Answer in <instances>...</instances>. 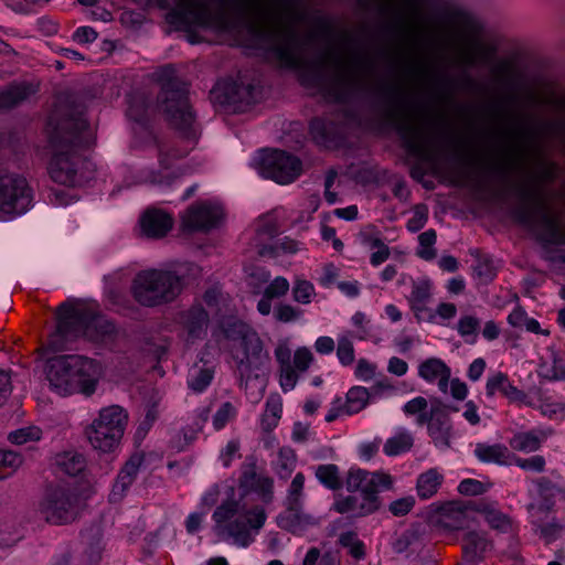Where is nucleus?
<instances>
[{
  "label": "nucleus",
  "mask_w": 565,
  "mask_h": 565,
  "mask_svg": "<svg viewBox=\"0 0 565 565\" xmlns=\"http://www.w3.org/2000/svg\"><path fill=\"white\" fill-rule=\"evenodd\" d=\"M418 425H427L428 435L436 447L446 449L450 446L451 424L448 407L436 401L431 404L429 414L417 417Z\"/></svg>",
  "instance_id": "14"
},
{
  "label": "nucleus",
  "mask_w": 565,
  "mask_h": 565,
  "mask_svg": "<svg viewBox=\"0 0 565 565\" xmlns=\"http://www.w3.org/2000/svg\"><path fill=\"white\" fill-rule=\"evenodd\" d=\"M266 520L267 512L263 505L226 500L212 514V531L222 541L247 547L255 541Z\"/></svg>",
  "instance_id": "4"
},
{
  "label": "nucleus",
  "mask_w": 565,
  "mask_h": 565,
  "mask_svg": "<svg viewBox=\"0 0 565 565\" xmlns=\"http://www.w3.org/2000/svg\"><path fill=\"white\" fill-rule=\"evenodd\" d=\"M128 423V414L119 405L103 407L85 430L90 446L100 452H113L119 446Z\"/></svg>",
  "instance_id": "6"
},
{
  "label": "nucleus",
  "mask_w": 565,
  "mask_h": 565,
  "mask_svg": "<svg viewBox=\"0 0 565 565\" xmlns=\"http://www.w3.org/2000/svg\"><path fill=\"white\" fill-rule=\"evenodd\" d=\"M512 465H515L525 471L543 472L545 470L546 461L541 455H534L530 458H521L513 455Z\"/></svg>",
  "instance_id": "53"
},
{
  "label": "nucleus",
  "mask_w": 565,
  "mask_h": 565,
  "mask_svg": "<svg viewBox=\"0 0 565 565\" xmlns=\"http://www.w3.org/2000/svg\"><path fill=\"white\" fill-rule=\"evenodd\" d=\"M381 507V500L367 498L364 493L360 495H340L333 502L332 509L340 514H348L353 518H363L376 512Z\"/></svg>",
  "instance_id": "17"
},
{
  "label": "nucleus",
  "mask_w": 565,
  "mask_h": 565,
  "mask_svg": "<svg viewBox=\"0 0 565 565\" xmlns=\"http://www.w3.org/2000/svg\"><path fill=\"white\" fill-rule=\"evenodd\" d=\"M504 397L510 403L513 404L525 405L529 407L535 406V402L532 398H530L525 392L518 388L513 383H511V385L509 386L507 393L504 394Z\"/></svg>",
  "instance_id": "60"
},
{
  "label": "nucleus",
  "mask_w": 565,
  "mask_h": 565,
  "mask_svg": "<svg viewBox=\"0 0 565 565\" xmlns=\"http://www.w3.org/2000/svg\"><path fill=\"white\" fill-rule=\"evenodd\" d=\"M414 445L413 433L404 427H398L383 445V452L387 457H396L412 449Z\"/></svg>",
  "instance_id": "28"
},
{
  "label": "nucleus",
  "mask_w": 565,
  "mask_h": 565,
  "mask_svg": "<svg viewBox=\"0 0 565 565\" xmlns=\"http://www.w3.org/2000/svg\"><path fill=\"white\" fill-rule=\"evenodd\" d=\"M437 239L436 232L428 230L418 236V247L416 255L424 260H431L436 257V249L434 247Z\"/></svg>",
  "instance_id": "46"
},
{
  "label": "nucleus",
  "mask_w": 565,
  "mask_h": 565,
  "mask_svg": "<svg viewBox=\"0 0 565 565\" xmlns=\"http://www.w3.org/2000/svg\"><path fill=\"white\" fill-rule=\"evenodd\" d=\"M371 398L370 391L363 386H353L345 397V409L348 415H353L366 407Z\"/></svg>",
  "instance_id": "34"
},
{
  "label": "nucleus",
  "mask_w": 565,
  "mask_h": 565,
  "mask_svg": "<svg viewBox=\"0 0 565 565\" xmlns=\"http://www.w3.org/2000/svg\"><path fill=\"white\" fill-rule=\"evenodd\" d=\"M425 319L431 323L446 324L457 315V307L451 302H440L434 312H427Z\"/></svg>",
  "instance_id": "48"
},
{
  "label": "nucleus",
  "mask_w": 565,
  "mask_h": 565,
  "mask_svg": "<svg viewBox=\"0 0 565 565\" xmlns=\"http://www.w3.org/2000/svg\"><path fill=\"white\" fill-rule=\"evenodd\" d=\"M61 130L55 128L49 132V147L52 152L47 168L49 174L54 182L73 188L79 183L81 163L73 143L88 145L93 140L94 131L87 120L82 117L66 120Z\"/></svg>",
  "instance_id": "2"
},
{
  "label": "nucleus",
  "mask_w": 565,
  "mask_h": 565,
  "mask_svg": "<svg viewBox=\"0 0 565 565\" xmlns=\"http://www.w3.org/2000/svg\"><path fill=\"white\" fill-rule=\"evenodd\" d=\"M490 54V47L477 38L469 39L461 47L460 60L462 64L472 65L480 60H486Z\"/></svg>",
  "instance_id": "33"
},
{
  "label": "nucleus",
  "mask_w": 565,
  "mask_h": 565,
  "mask_svg": "<svg viewBox=\"0 0 565 565\" xmlns=\"http://www.w3.org/2000/svg\"><path fill=\"white\" fill-rule=\"evenodd\" d=\"M508 323L513 328L525 329L529 332L542 333L547 335L548 331H543L537 320L530 318L525 310L515 307L508 316Z\"/></svg>",
  "instance_id": "36"
},
{
  "label": "nucleus",
  "mask_w": 565,
  "mask_h": 565,
  "mask_svg": "<svg viewBox=\"0 0 565 565\" xmlns=\"http://www.w3.org/2000/svg\"><path fill=\"white\" fill-rule=\"evenodd\" d=\"M376 372V365L366 359H360L355 366V376L364 382L371 381Z\"/></svg>",
  "instance_id": "62"
},
{
  "label": "nucleus",
  "mask_w": 565,
  "mask_h": 565,
  "mask_svg": "<svg viewBox=\"0 0 565 565\" xmlns=\"http://www.w3.org/2000/svg\"><path fill=\"white\" fill-rule=\"evenodd\" d=\"M484 521L494 530L508 532L511 530V519L493 507H484L480 510Z\"/></svg>",
  "instance_id": "42"
},
{
  "label": "nucleus",
  "mask_w": 565,
  "mask_h": 565,
  "mask_svg": "<svg viewBox=\"0 0 565 565\" xmlns=\"http://www.w3.org/2000/svg\"><path fill=\"white\" fill-rule=\"evenodd\" d=\"M277 525L292 534H302L309 527L320 524V519L307 513L303 505H286V509L276 516Z\"/></svg>",
  "instance_id": "18"
},
{
  "label": "nucleus",
  "mask_w": 565,
  "mask_h": 565,
  "mask_svg": "<svg viewBox=\"0 0 565 565\" xmlns=\"http://www.w3.org/2000/svg\"><path fill=\"white\" fill-rule=\"evenodd\" d=\"M352 330L343 331V333H350L351 338L359 341H365L371 338V323L370 319L362 311H356L351 317Z\"/></svg>",
  "instance_id": "43"
},
{
  "label": "nucleus",
  "mask_w": 565,
  "mask_h": 565,
  "mask_svg": "<svg viewBox=\"0 0 565 565\" xmlns=\"http://www.w3.org/2000/svg\"><path fill=\"white\" fill-rule=\"evenodd\" d=\"M475 511L459 502L444 504L439 513V523L448 530L469 529L475 523Z\"/></svg>",
  "instance_id": "19"
},
{
  "label": "nucleus",
  "mask_w": 565,
  "mask_h": 565,
  "mask_svg": "<svg viewBox=\"0 0 565 565\" xmlns=\"http://www.w3.org/2000/svg\"><path fill=\"white\" fill-rule=\"evenodd\" d=\"M29 95L28 88L22 85L10 86L0 92V110L9 109L24 100Z\"/></svg>",
  "instance_id": "45"
},
{
  "label": "nucleus",
  "mask_w": 565,
  "mask_h": 565,
  "mask_svg": "<svg viewBox=\"0 0 565 565\" xmlns=\"http://www.w3.org/2000/svg\"><path fill=\"white\" fill-rule=\"evenodd\" d=\"M160 79L163 82L160 109L175 128L188 129L194 117L190 109L186 89L175 78V68L172 65L162 67Z\"/></svg>",
  "instance_id": "8"
},
{
  "label": "nucleus",
  "mask_w": 565,
  "mask_h": 565,
  "mask_svg": "<svg viewBox=\"0 0 565 565\" xmlns=\"http://www.w3.org/2000/svg\"><path fill=\"white\" fill-rule=\"evenodd\" d=\"M180 11L184 15L185 20L199 25L210 26L211 25V13L207 4L203 0H188L180 4Z\"/></svg>",
  "instance_id": "31"
},
{
  "label": "nucleus",
  "mask_w": 565,
  "mask_h": 565,
  "mask_svg": "<svg viewBox=\"0 0 565 565\" xmlns=\"http://www.w3.org/2000/svg\"><path fill=\"white\" fill-rule=\"evenodd\" d=\"M533 408L539 409L543 416L552 419L565 412V404L562 401L539 392L537 403H535Z\"/></svg>",
  "instance_id": "40"
},
{
  "label": "nucleus",
  "mask_w": 565,
  "mask_h": 565,
  "mask_svg": "<svg viewBox=\"0 0 565 565\" xmlns=\"http://www.w3.org/2000/svg\"><path fill=\"white\" fill-rule=\"evenodd\" d=\"M213 375L212 369L195 365L189 373V387L194 392L201 393L211 384Z\"/></svg>",
  "instance_id": "39"
},
{
  "label": "nucleus",
  "mask_w": 565,
  "mask_h": 565,
  "mask_svg": "<svg viewBox=\"0 0 565 565\" xmlns=\"http://www.w3.org/2000/svg\"><path fill=\"white\" fill-rule=\"evenodd\" d=\"M290 288L289 281L282 277L277 276L265 288L260 300L257 303V311L262 316L270 315L273 310L271 301L275 298H281L287 295Z\"/></svg>",
  "instance_id": "26"
},
{
  "label": "nucleus",
  "mask_w": 565,
  "mask_h": 565,
  "mask_svg": "<svg viewBox=\"0 0 565 565\" xmlns=\"http://www.w3.org/2000/svg\"><path fill=\"white\" fill-rule=\"evenodd\" d=\"M412 125L414 126L413 131H411L409 134L408 132L405 134L406 138H407V143H408V147L414 152L422 154L423 153L424 134H423L422 129H419L417 127L416 122H413Z\"/></svg>",
  "instance_id": "63"
},
{
  "label": "nucleus",
  "mask_w": 565,
  "mask_h": 565,
  "mask_svg": "<svg viewBox=\"0 0 565 565\" xmlns=\"http://www.w3.org/2000/svg\"><path fill=\"white\" fill-rule=\"evenodd\" d=\"M41 435V429L35 426L23 427L10 433L9 440L14 445H24L40 440Z\"/></svg>",
  "instance_id": "52"
},
{
  "label": "nucleus",
  "mask_w": 565,
  "mask_h": 565,
  "mask_svg": "<svg viewBox=\"0 0 565 565\" xmlns=\"http://www.w3.org/2000/svg\"><path fill=\"white\" fill-rule=\"evenodd\" d=\"M291 295L294 301L297 303L309 305L315 299L317 292L315 285L311 281L297 276L292 284Z\"/></svg>",
  "instance_id": "38"
},
{
  "label": "nucleus",
  "mask_w": 565,
  "mask_h": 565,
  "mask_svg": "<svg viewBox=\"0 0 565 565\" xmlns=\"http://www.w3.org/2000/svg\"><path fill=\"white\" fill-rule=\"evenodd\" d=\"M236 414L237 411L233 404L228 402L222 404L213 416V427L216 430L224 428L227 423L236 417Z\"/></svg>",
  "instance_id": "54"
},
{
  "label": "nucleus",
  "mask_w": 565,
  "mask_h": 565,
  "mask_svg": "<svg viewBox=\"0 0 565 565\" xmlns=\"http://www.w3.org/2000/svg\"><path fill=\"white\" fill-rule=\"evenodd\" d=\"M278 382L284 393H288L296 387L298 374L292 365L279 367Z\"/></svg>",
  "instance_id": "57"
},
{
  "label": "nucleus",
  "mask_w": 565,
  "mask_h": 565,
  "mask_svg": "<svg viewBox=\"0 0 565 565\" xmlns=\"http://www.w3.org/2000/svg\"><path fill=\"white\" fill-rule=\"evenodd\" d=\"M315 476L321 484L330 490H338L342 486L339 467L334 463L319 465Z\"/></svg>",
  "instance_id": "37"
},
{
  "label": "nucleus",
  "mask_w": 565,
  "mask_h": 565,
  "mask_svg": "<svg viewBox=\"0 0 565 565\" xmlns=\"http://www.w3.org/2000/svg\"><path fill=\"white\" fill-rule=\"evenodd\" d=\"M444 482V475L437 468H430L422 472L417 477L416 492L417 495L427 500L434 497Z\"/></svg>",
  "instance_id": "29"
},
{
  "label": "nucleus",
  "mask_w": 565,
  "mask_h": 565,
  "mask_svg": "<svg viewBox=\"0 0 565 565\" xmlns=\"http://www.w3.org/2000/svg\"><path fill=\"white\" fill-rule=\"evenodd\" d=\"M224 216L223 207L216 202H198L181 216L182 227L186 231H209L216 227Z\"/></svg>",
  "instance_id": "13"
},
{
  "label": "nucleus",
  "mask_w": 565,
  "mask_h": 565,
  "mask_svg": "<svg viewBox=\"0 0 565 565\" xmlns=\"http://www.w3.org/2000/svg\"><path fill=\"white\" fill-rule=\"evenodd\" d=\"M57 333L65 339L83 333L95 342H108L116 328L105 317L97 315L92 306L66 301L56 311Z\"/></svg>",
  "instance_id": "5"
},
{
  "label": "nucleus",
  "mask_w": 565,
  "mask_h": 565,
  "mask_svg": "<svg viewBox=\"0 0 565 565\" xmlns=\"http://www.w3.org/2000/svg\"><path fill=\"white\" fill-rule=\"evenodd\" d=\"M82 501L77 493L65 486H50L43 492L38 504L42 519L54 525L67 524L76 520Z\"/></svg>",
  "instance_id": "9"
},
{
  "label": "nucleus",
  "mask_w": 565,
  "mask_h": 565,
  "mask_svg": "<svg viewBox=\"0 0 565 565\" xmlns=\"http://www.w3.org/2000/svg\"><path fill=\"white\" fill-rule=\"evenodd\" d=\"M492 547L491 542L484 533L470 531L462 539V550L466 558L470 562H478Z\"/></svg>",
  "instance_id": "25"
},
{
  "label": "nucleus",
  "mask_w": 565,
  "mask_h": 565,
  "mask_svg": "<svg viewBox=\"0 0 565 565\" xmlns=\"http://www.w3.org/2000/svg\"><path fill=\"white\" fill-rule=\"evenodd\" d=\"M313 354L307 347L298 348L294 353V369L298 372H306L313 362Z\"/></svg>",
  "instance_id": "58"
},
{
  "label": "nucleus",
  "mask_w": 565,
  "mask_h": 565,
  "mask_svg": "<svg viewBox=\"0 0 565 565\" xmlns=\"http://www.w3.org/2000/svg\"><path fill=\"white\" fill-rule=\"evenodd\" d=\"M350 333H340L337 338V358L343 366L351 365L355 360V352Z\"/></svg>",
  "instance_id": "44"
},
{
  "label": "nucleus",
  "mask_w": 565,
  "mask_h": 565,
  "mask_svg": "<svg viewBox=\"0 0 565 565\" xmlns=\"http://www.w3.org/2000/svg\"><path fill=\"white\" fill-rule=\"evenodd\" d=\"M305 476L301 472L295 475L290 482L286 497V505H303Z\"/></svg>",
  "instance_id": "50"
},
{
  "label": "nucleus",
  "mask_w": 565,
  "mask_h": 565,
  "mask_svg": "<svg viewBox=\"0 0 565 565\" xmlns=\"http://www.w3.org/2000/svg\"><path fill=\"white\" fill-rule=\"evenodd\" d=\"M545 439L542 431L529 430L515 433L509 440V446L523 454H531L537 451Z\"/></svg>",
  "instance_id": "30"
},
{
  "label": "nucleus",
  "mask_w": 565,
  "mask_h": 565,
  "mask_svg": "<svg viewBox=\"0 0 565 565\" xmlns=\"http://www.w3.org/2000/svg\"><path fill=\"white\" fill-rule=\"evenodd\" d=\"M142 234L150 238H161L170 232L173 218L160 210L147 211L140 221Z\"/></svg>",
  "instance_id": "21"
},
{
  "label": "nucleus",
  "mask_w": 565,
  "mask_h": 565,
  "mask_svg": "<svg viewBox=\"0 0 565 565\" xmlns=\"http://www.w3.org/2000/svg\"><path fill=\"white\" fill-rule=\"evenodd\" d=\"M274 318L276 321L281 323H291L302 318V310L286 302L278 303L274 310Z\"/></svg>",
  "instance_id": "49"
},
{
  "label": "nucleus",
  "mask_w": 565,
  "mask_h": 565,
  "mask_svg": "<svg viewBox=\"0 0 565 565\" xmlns=\"http://www.w3.org/2000/svg\"><path fill=\"white\" fill-rule=\"evenodd\" d=\"M282 415V398L278 393H271L266 399L265 409L260 417V427L264 431L274 430Z\"/></svg>",
  "instance_id": "32"
},
{
  "label": "nucleus",
  "mask_w": 565,
  "mask_h": 565,
  "mask_svg": "<svg viewBox=\"0 0 565 565\" xmlns=\"http://www.w3.org/2000/svg\"><path fill=\"white\" fill-rule=\"evenodd\" d=\"M427 399L422 396H417L411 401H408L404 406L403 411L406 415H418L429 414V412H425L427 408Z\"/></svg>",
  "instance_id": "64"
},
{
  "label": "nucleus",
  "mask_w": 565,
  "mask_h": 565,
  "mask_svg": "<svg viewBox=\"0 0 565 565\" xmlns=\"http://www.w3.org/2000/svg\"><path fill=\"white\" fill-rule=\"evenodd\" d=\"M182 324L188 333V341H194L205 333L207 315L201 306H195L182 315Z\"/></svg>",
  "instance_id": "27"
},
{
  "label": "nucleus",
  "mask_w": 565,
  "mask_h": 565,
  "mask_svg": "<svg viewBox=\"0 0 565 565\" xmlns=\"http://www.w3.org/2000/svg\"><path fill=\"white\" fill-rule=\"evenodd\" d=\"M415 505L413 495L399 498L390 503L388 510L395 516L406 515Z\"/></svg>",
  "instance_id": "61"
},
{
  "label": "nucleus",
  "mask_w": 565,
  "mask_h": 565,
  "mask_svg": "<svg viewBox=\"0 0 565 565\" xmlns=\"http://www.w3.org/2000/svg\"><path fill=\"white\" fill-rule=\"evenodd\" d=\"M31 201V191L23 177L0 170V210L21 214L28 211Z\"/></svg>",
  "instance_id": "11"
},
{
  "label": "nucleus",
  "mask_w": 565,
  "mask_h": 565,
  "mask_svg": "<svg viewBox=\"0 0 565 565\" xmlns=\"http://www.w3.org/2000/svg\"><path fill=\"white\" fill-rule=\"evenodd\" d=\"M344 484L349 492L360 491L367 498L380 499L379 492L393 488L394 478L383 470L370 472L358 467H352L345 476Z\"/></svg>",
  "instance_id": "12"
},
{
  "label": "nucleus",
  "mask_w": 565,
  "mask_h": 565,
  "mask_svg": "<svg viewBox=\"0 0 565 565\" xmlns=\"http://www.w3.org/2000/svg\"><path fill=\"white\" fill-rule=\"evenodd\" d=\"M142 463V458L140 456H132L122 469L119 471L118 477L113 486V490L110 492V500L119 501L125 495L126 491L134 483L140 466Z\"/></svg>",
  "instance_id": "24"
},
{
  "label": "nucleus",
  "mask_w": 565,
  "mask_h": 565,
  "mask_svg": "<svg viewBox=\"0 0 565 565\" xmlns=\"http://www.w3.org/2000/svg\"><path fill=\"white\" fill-rule=\"evenodd\" d=\"M473 454L476 458L483 463H493L498 466H511L513 452L503 444H476Z\"/></svg>",
  "instance_id": "22"
},
{
  "label": "nucleus",
  "mask_w": 565,
  "mask_h": 565,
  "mask_svg": "<svg viewBox=\"0 0 565 565\" xmlns=\"http://www.w3.org/2000/svg\"><path fill=\"white\" fill-rule=\"evenodd\" d=\"M539 375L547 381L565 380V359L552 353L550 360L540 364Z\"/></svg>",
  "instance_id": "35"
},
{
  "label": "nucleus",
  "mask_w": 565,
  "mask_h": 565,
  "mask_svg": "<svg viewBox=\"0 0 565 565\" xmlns=\"http://www.w3.org/2000/svg\"><path fill=\"white\" fill-rule=\"evenodd\" d=\"M479 324L478 318L469 315L461 316L457 323V331L466 341H470L469 338H472L471 342H473Z\"/></svg>",
  "instance_id": "55"
},
{
  "label": "nucleus",
  "mask_w": 565,
  "mask_h": 565,
  "mask_svg": "<svg viewBox=\"0 0 565 565\" xmlns=\"http://www.w3.org/2000/svg\"><path fill=\"white\" fill-rule=\"evenodd\" d=\"M242 483L245 487H252L262 494L265 500H269L273 494L274 482L273 479L258 476L255 472L244 473Z\"/></svg>",
  "instance_id": "41"
},
{
  "label": "nucleus",
  "mask_w": 565,
  "mask_h": 565,
  "mask_svg": "<svg viewBox=\"0 0 565 565\" xmlns=\"http://www.w3.org/2000/svg\"><path fill=\"white\" fill-rule=\"evenodd\" d=\"M182 289V280L172 271L150 269L139 273L132 285L136 300L143 306H156L174 299Z\"/></svg>",
  "instance_id": "7"
},
{
  "label": "nucleus",
  "mask_w": 565,
  "mask_h": 565,
  "mask_svg": "<svg viewBox=\"0 0 565 565\" xmlns=\"http://www.w3.org/2000/svg\"><path fill=\"white\" fill-rule=\"evenodd\" d=\"M58 465L65 473L76 476L84 470L85 460L82 455H65Z\"/></svg>",
  "instance_id": "56"
},
{
  "label": "nucleus",
  "mask_w": 565,
  "mask_h": 565,
  "mask_svg": "<svg viewBox=\"0 0 565 565\" xmlns=\"http://www.w3.org/2000/svg\"><path fill=\"white\" fill-rule=\"evenodd\" d=\"M224 338L231 342L230 354L242 390L255 402L259 401L265 391L259 383L257 392L253 386L258 384L270 364V354L258 332L237 319H230L222 324Z\"/></svg>",
  "instance_id": "1"
},
{
  "label": "nucleus",
  "mask_w": 565,
  "mask_h": 565,
  "mask_svg": "<svg viewBox=\"0 0 565 565\" xmlns=\"http://www.w3.org/2000/svg\"><path fill=\"white\" fill-rule=\"evenodd\" d=\"M428 218V211L426 206H416L413 211L412 216L407 221V230L412 233L418 232L422 230Z\"/></svg>",
  "instance_id": "59"
},
{
  "label": "nucleus",
  "mask_w": 565,
  "mask_h": 565,
  "mask_svg": "<svg viewBox=\"0 0 565 565\" xmlns=\"http://www.w3.org/2000/svg\"><path fill=\"white\" fill-rule=\"evenodd\" d=\"M418 376L427 383H437L441 393L448 392L450 367L439 358H428L419 363Z\"/></svg>",
  "instance_id": "20"
},
{
  "label": "nucleus",
  "mask_w": 565,
  "mask_h": 565,
  "mask_svg": "<svg viewBox=\"0 0 565 565\" xmlns=\"http://www.w3.org/2000/svg\"><path fill=\"white\" fill-rule=\"evenodd\" d=\"M431 295L433 284L430 280L420 279L413 282L411 294L407 297V302L418 321L425 319V315L428 312L427 303L430 300Z\"/></svg>",
  "instance_id": "23"
},
{
  "label": "nucleus",
  "mask_w": 565,
  "mask_h": 565,
  "mask_svg": "<svg viewBox=\"0 0 565 565\" xmlns=\"http://www.w3.org/2000/svg\"><path fill=\"white\" fill-rule=\"evenodd\" d=\"M337 76L350 86H363L371 75L370 65L361 56L350 52H339L332 57Z\"/></svg>",
  "instance_id": "15"
},
{
  "label": "nucleus",
  "mask_w": 565,
  "mask_h": 565,
  "mask_svg": "<svg viewBox=\"0 0 565 565\" xmlns=\"http://www.w3.org/2000/svg\"><path fill=\"white\" fill-rule=\"evenodd\" d=\"M339 543L341 546L349 548L350 554L355 558H362L365 554L363 542L360 541L356 533L352 531L341 533Z\"/></svg>",
  "instance_id": "51"
},
{
  "label": "nucleus",
  "mask_w": 565,
  "mask_h": 565,
  "mask_svg": "<svg viewBox=\"0 0 565 565\" xmlns=\"http://www.w3.org/2000/svg\"><path fill=\"white\" fill-rule=\"evenodd\" d=\"M103 366L94 359L71 354L47 361L45 375L50 388L60 396H92L103 377Z\"/></svg>",
  "instance_id": "3"
},
{
  "label": "nucleus",
  "mask_w": 565,
  "mask_h": 565,
  "mask_svg": "<svg viewBox=\"0 0 565 565\" xmlns=\"http://www.w3.org/2000/svg\"><path fill=\"white\" fill-rule=\"evenodd\" d=\"M247 11L257 33L276 32L282 23L280 6L276 0H250Z\"/></svg>",
  "instance_id": "16"
},
{
  "label": "nucleus",
  "mask_w": 565,
  "mask_h": 565,
  "mask_svg": "<svg viewBox=\"0 0 565 565\" xmlns=\"http://www.w3.org/2000/svg\"><path fill=\"white\" fill-rule=\"evenodd\" d=\"M511 383L505 373L494 372L487 377L486 394L488 397H493L497 393L504 396Z\"/></svg>",
  "instance_id": "47"
},
{
  "label": "nucleus",
  "mask_w": 565,
  "mask_h": 565,
  "mask_svg": "<svg viewBox=\"0 0 565 565\" xmlns=\"http://www.w3.org/2000/svg\"><path fill=\"white\" fill-rule=\"evenodd\" d=\"M257 169L262 177L279 184H288L300 175L301 162L297 157L285 151H263L259 153Z\"/></svg>",
  "instance_id": "10"
}]
</instances>
